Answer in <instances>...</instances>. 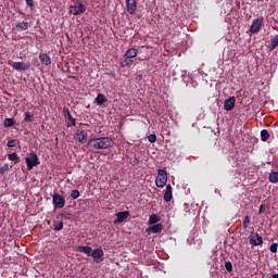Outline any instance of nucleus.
<instances>
[{"label":"nucleus","instance_id":"26","mask_svg":"<svg viewBox=\"0 0 278 278\" xmlns=\"http://www.w3.org/2000/svg\"><path fill=\"white\" fill-rule=\"evenodd\" d=\"M149 223H150V225H155V224L160 223V216L152 214L149 218Z\"/></svg>","mask_w":278,"mask_h":278},{"label":"nucleus","instance_id":"28","mask_svg":"<svg viewBox=\"0 0 278 278\" xmlns=\"http://www.w3.org/2000/svg\"><path fill=\"white\" fill-rule=\"evenodd\" d=\"M14 118H5L3 125L4 127H12L14 126Z\"/></svg>","mask_w":278,"mask_h":278},{"label":"nucleus","instance_id":"11","mask_svg":"<svg viewBox=\"0 0 278 278\" xmlns=\"http://www.w3.org/2000/svg\"><path fill=\"white\" fill-rule=\"evenodd\" d=\"M63 116L67 121V127H71V126L75 127L77 125V123L75 122V118L71 114V110H68L67 108L63 109Z\"/></svg>","mask_w":278,"mask_h":278},{"label":"nucleus","instance_id":"42","mask_svg":"<svg viewBox=\"0 0 278 278\" xmlns=\"http://www.w3.org/2000/svg\"><path fill=\"white\" fill-rule=\"evenodd\" d=\"M271 278H278V274H273Z\"/></svg>","mask_w":278,"mask_h":278},{"label":"nucleus","instance_id":"19","mask_svg":"<svg viewBox=\"0 0 278 278\" xmlns=\"http://www.w3.org/2000/svg\"><path fill=\"white\" fill-rule=\"evenodd\" d=\"M277 46H278V35H276L270 39V43L268 47L269 51H275V49H277Z\"/></svg>","mask_w":278,"mask_h":278},{"label":"nucleus","instance_id":"22","mask_svg":"<svg viewBox=\"0 0 278 278\" xmlns=\"http://www.w3.org/2000/svg\"><path fill=\"white\" fill-rule=\"evenodd\" d=\"M268 179L270 184H278V172H271Z\"/></svg>","mask_w":278,"mask_h":278},{"label":"nucleus","instance_id":"34","mask_svg":"<svg viewBox=\"0 0 278 278\" xmlns=\"http://www.w3.org/2000/svg\"><path fill=\"white\" fill-rule=\"evenodd\" d=\"M225 268L228 273H231L233 270V265L231 264V262H226Z\"/></svg>","mask_w":278,"mask_h":278},{"label":"nucleus","instance_id":"14","mask_svg":"<svg viewBox=\"0 0 278 278\" xmlns=\"http://www.w3.org/2000/svg\"><path fill=\"white\" fill-rule=\"evenodd\" d=\"M117 218L114 220V225H119V223H123L126 220V218H129V212H119L116 214Z\"/></svg>","mask_w":278,"mask_h":278},{"label":"nucleus","instance_id":"3","mask_svg":"<svg viewBox=\"0 0 278 278\" xmlns=\"http://www.w3.org/2000/svg\"><path fill=\"white\" fill-rule=\"evenodd\" d=\"M166 181H168V176L166 174V170L159 169L157 170V176H156V179H155L156 188H164L166 186Z\"/></svg>","mask_w":278,"mask_h":278},{"label":"nucleus","instance_id":"39","mask_svg":"<svg viewBox=\"0 0 278 278\" xmlns=\"http://www.w3.org/2000/svg\"><path fill=\"white\" fill-rule=\"evenodd\" d=\"M165 192H172L173 193V187L170 185L166 186Z\"/></svg>","mask_w":278,"mask_h":278},{"label":"nucleus","instance_id":"4","mask_svg":"<svg viewBox=\"0 0 278 278\" xmlns=\"http://www.w3.org/2000/svg\"><path fill=\"white\" fill-rule=\"evenodd\" d=\"M52 203L54 210H62L64 205H66V199L64 195H61L60 193H54L52 195Z\"/></svg>","mask_w":278,"mask_h":278},{"label":"nucleus","instance_id":"35","mask_svg":"<svg viewBox=\"0 0 278 278\" xmlns=\"http://www.w3.org/2000/svg\"><path fill=\"white\" fill-rule=\"evenodd\" d=\"M148 140H149V142H151V144H153V142H156L157 136H155V134H151V135L148 137Z\"/></svg>","mask_w":278,"mask_h":278},{"label":"nucleus","instance_id":"12","mask_svg":"<svg viewBox=\"0 0 278 278\" xmlns=\"http://www.w3.org/2000/svg\"><path fill=\"white\" fill-rule=\"evenodd\" d=\"M236 108V97H229L224 101V110L226 112H231Z\"/></svg>","mask_w":278,"mask_h":278},{"label":"nucleus","instance_id":"36","mask_svg":"<svg viewBox=\"0 0 278 278\" xmlns=\"http://www.w3.org/2000/svg\"><path fill=\"white\" fill-rule=\"evenodd\" d=\"M277 243H273L270 247H269V251L271 252V253H277Z\"/></svg>","mask_w":278,"mask_h":278},{"label":"nucleus","instance_id":"23","mask_svg":"<svg viewBox=\"0 0 278 278\" xmlns=\"http://www.w3.org/2000/svg\"><path fill=\"white\" fill-rule=\"evenodd\" d=\"M17 29H22L23 31L29 29V23L27 22H20L16 24Z\"/></svg>","mask_w":278,"mask_h":278},{"label":"nucleus","instance_id":"29","mask_svg":"<svg viewBox=\"0 0 278 278\" xmlns=\"http://www.w3.org/2000/svg\"><path fill=\"white\" fill-rule=\"evenodd\" d=\"M18 140L16 139H11L7 142V147H9V149H14V147H16Z\"/></svg>","mask_w":278,"mask_h":278},{"label":"nucleus","instance_id":"41","mask_svg":"<svg viewBox=\"0 0 278 278\" xmlns=\"http://www.w3.org/2000/svg\"><path fill=\"white\" fill-rule=\"evenodd\" d=\"M263 212H264V205H261L258 208V214H263Z\"/></svg>","mask_w":278,"mask_h":278},{"label":"nucleus","instance_id":"15","mask_svg":"<svg viewBox=\"0 0 278 278\" xmlns=\"http://www.w3.org/2000/svg\"><path fill=\"white\" fill-rule=\"evenodd\" d=\"M39 60L45 66H51V56L47 53L39 54Z\"/></svg>","mask_w":278,"mask_h":278},{"label":"nucleus","instance_id":"40","mask_svg":"<svg viewBox=\"0 0 278 278\" xmlns=\"http://www.w3.org/2000/svg\"><path fill=\"white\" fill-rule=\"evenodd\" d=\"M136 81H142V74L137 75Z\"/></svg>","mask_w":278,"mask_h":278},{"label":"nucleus","instance_id":"2","mask_svg":"<svg viewBox=\"0 0 278 278\" xmlns=\"http://www.w3.org/2000/svg\"><path fill=\"white\" fill-rule=\"evenodd\" d=\"M77 251H79V253H85L88 257H92L96 264H101V262H103V256L105 255L102 249L92 250V248L88 245H79Z\"/></svg>","mask_w":278,"mask_h":278},{"label":"nucleus","instance_id":"9","mask_svg":"<svg viewBox=\"0 0 278 278\" xmlns=\"http://www.w3.org/2000/svg\"><path fill=\"white\" fill-rule=\"evenodd\" d=\"M250 244H252L253 247H261V244H264V239L262 238V236H260V233L253 232L250 236Z\"/></svg>","mask_w":278,"mask_h":278},{"label":"nucleus","instance_id":"21","mask_svg":"<svg viewBox=\"0 0 278 278\" xmlns=\"http://www.w3.org/2000/svg\"><path fill=\"white\" fill-rule=\"evenodd\" d=\"M24 123H34V114L30 112L26 111L24 113Z\"/></svg>","mask_w":278,"mask_h":278},{"label":"nucleus","instance_id":"33","mask_svg":"<svg viewBox=\"0 0 278 278\" xmlns=\"http://www.w3.org/2000/svg\"><path fill=\"white\" fill-rule=\"evenodd\" d=\"M173 199V193L172 192H166L164 193V201L168 203Z\"/></svg>","mask_w":278,"mask_h":278},{"label":"nucleus","instance_id":"6","mask_svg":"<svg viewBox=\"0 0 278 278\" xmlns=\"http://www.w3.org/2000/svg\"><path fill=\"white\" fill-rule=\"evenodd\" d=\"M86 12V7L81 2H76L75 5L70 8V13L74 16H79V14H84Z\"/></svg>","mask_w":278,"mask_h":278},{"label":"nucleus","instance_id":"31","mask_svg":"<svg viewBox=\"0 0 278 278\" xmlns=\"http://www.w3.org/2000/svg\"><path fill=\"white\" fill-rule=\"evenodd\" d=\"M79 197H80L79 190H77V189L72 190V192H71L72 199H79Z\"/></svg>","mask_w":278,"mask_h":278},{"label":"nucleus","instance_id":"27","mask_svg":"<svg viewBox=\"0 0 278 278\" xmlns=\"http://www.w3.org/2000/svg\"><path fill=\"white\" fill-rule=\"evenodd\" d=\"M249 225H251V217H249V215H245L243 219V229H249Z\"/></svg>","mask_w":278,"mask_h":278},{"label":"nucleus","instance_id":"20","mask_svg":"<svg viewBox=\"0 0 278 278\" xmlns=\"http://www.w3.org/2000/svg\"><path fill=\"white\" fill-rule=\"evenodd\" d=\"M105 101H108V99H105V96H103V93H98V96L96 98V103L98 105H103V103H105Z\"/></svg>","mask_w":278,"mask_h":278},{"label":"nucleus","instance_id":"43","mask_svg":"<svg viewBox=\"0 0 278 278\" xmlns=\"http://www.w3.org/2000/svg\"><path fill=\"white\" fill-rule=\"evenodd\" d=\"M185 206H186V207H188V204H187V203H185Z\"/></svg>","mask_w":278,"mask_h":278},{"label":"nucleus","instance_id":"24","mask_svg":"<svg viewBox=\"0 0 278 278\" xmlns=\"http://www.w3.org/2000/svg\"><path fill=\"white\" fill-rule=\"evenodd\" d=\"M268 138H270V134L268 132V130L263 129L261 131V140H262V142H266V140H268Z\"/></svg>","mask_w":278,"mask_h":278},{"label":"nucleus","instance_id":"7","mask_svg":"<svg viewBox=\"0 0 278 278\" xmlns=\"http://www.w3.org/2000/svg\"><path fill=\"white\" fill-rule=\"evenodd\" d=\"M8 64H9V65H12V68H13L14 71H20V72L29 71V68H30L29 63L9 61Z\"/></svg>","mask_w":278,"mask_h":278},{"label":"nucleus","instance_id":"38","mask_svg":"<svg viewBox=\"0 0 278 278\" xmlns=\"http://www.w3.org/2000/svg\"><path fill=\"white\" fill-rule=\"evenodd\" d=\"M26 1V4L28 5V8H34L35 4H34V0H25Z\"/></svg>","mask_w":278,"mask_h":278},{"label":"nucleus","instance_id":"17","mask_svg":"<svg viewBox=\"0 0 278 278\" xmlns=\"http://www.w3.org/2000/svg\"><path fill=\"white\" fill-rule=\"evenodd\" d=\"M134 65V60L129 59L128 56H124L123 62L121 63L122 68H129Z\"/></svg>","mask_w":278,"mask_h":278},{"label":"nucleus","instance_id":"30","mask_svg":"<svg viewBox=\"0 0 278 278\" xmlns=\"http://www.w3.org/2000/svg\"><path fill=\"white\" fill-rule=\"evenodd\" d=\"M62 229H64V222H59L54 225V231H62Z\"/></svg>","mask_w":278,"mask_h":278},{"label":"nucleus","instance_id":"25","mask_svg":"<svg viewBox=\"0 0 278 278\" xmlns=\"http://www.w3.org/2000/svg\"><path fill=\"white\" fill-rule=\"evenodd\" d=\"M9 160L11 162H15V164H18V162H21V157H18V154H16V152L9 154Z\"/></svg>","mask_w":278,"mask_h":278},{"label":"nucleus","instance_id":"8","mask_svg":"<svg viewBox=\"0 0 278 278\" xmlns=\"http://www.w3.org/2000/svg\"><path fill=\"white\" fill-rule=\"evenodd\" d=\"M74 140L80 142L81 144H86V142H88V132L85 130H77L74 135Z\"/></svg>","mask_w":278,"mask_h":278},{"label":"nucleus","instance_id":"5","mask_svg":"<svg viewBox=\"0 0 278 278\" xmlns=\"http://www.w3.org/2000/svg\"><path fill=\"white\" fill-rule=\"evenodd\" d=\"M25 162L28 170H33L35 166H38L40 164V161L38 160V154L34 152L28 154V156L25 159Z\"/></svg>","mask_w":278,"mask_h":278},{"label":"nucleus","instance_id":"32","mask_svg":"<svg viewBox=\"0 0 278 278\" xmlns=\"http://www.w3.org/2000/svg\"><path fill=\"white\" fill-rule=\"evenodd\" d=\"M10 170V165L5 163L2 167H0V174L3 175V173H8Z\"/></svg>","mask_w":278,"mask_h":278},{"label":"nucleus","instance_id":"10","mask_svg":"<svg viewBox=\"0 0 278 278\" xmlns=\"http://www.w3.org/2000/svg\"><path fill=\"white\" fill-rule=\"evenodd\" d=\"M262 25H264V18L261 17V18L254 20L250 27L251 34H257V31L262 29Z\"/></svg>","mask_w":278,"mask_h":278},{"label":"nucleus","instance_id":"1","mask_svg":"<svg viewBox=\"0 0 278 278\" xmlns=\"http://www.w3.org/2000/svg\"><path fill=\"white\" fill-rule=\"evenodd\" d=\"M88 146L90 149H93V151L112 149L114 147V140L110 137L93 138L88 141Z\"/></svg>","mask_w":278,"mask_h":278},{"label":"nucleus","instance_id":"37","mask_svg":"<svg viewBox=\"0 0 278 278\" xmlns=\"http://www.w3.org/2000/svg\"><path fill=\"white\" fill-rule=\"evenodd\" d=\"M132 164L134 166H138V164H140V159H138V156H135L132 160Z\"/></svg>","mask_w":278,"mask_h":278},{"label":"nucleus","instance_id":"13","mask_svg":"<svg viewBox=\"0 0 278 278\" xmlns=\"http://www.w3.org/2000/svg\"><path fill=\"white\" fill-rule=\"evenodd\" d=\"M126 8L128 14H136V10H138V2L136 0H126Z\"/></svg>","mask_w":278,"mask_h":278},{"label":"nucleus","instance_id":"16","mask_svg":"<svg viewBox=\"0 0 278 278\" xmlns=\"http://www.w3.org/2000/svg\"><path fill=\"white\" fill-rule=\"evenodd\" d=\"M162 229H164V226L162 224H156L151 226L148 231H150V233H162Z\"/></svg>","mask_w":278,"mask_h":278},{"label":"nucleus","instance_id":"18","mask_svg":"<svg viewBox=\"0 0 278 278\" xmlns=\"http://www.w3.org/2000/svg\"><path fill=\"white\" fill-rule=\"evenodd\" d=\"M136 55H138V49L135 48H130L126 51L124 58H129V59H134L136 58Z\"/></svg>","mask_w":278,"mask_h":278}]
</instances>
